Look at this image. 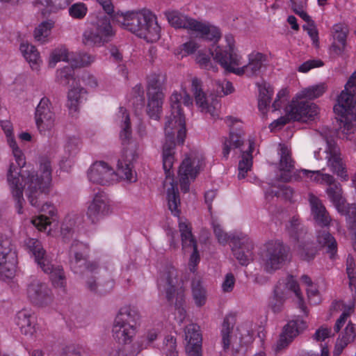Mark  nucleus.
<instances>
[{
	"label": "nucleus",
	"mask_w": 356,
	"mask_h": 356,
	"mask_svg": "<svg viewBox=\"0 0 356 356\" xmlns=\"http://www.w3.org/2000/svg\"><path fill=\"white\" fill-rule=\"evenodd\" d=\"M20 51L25 59L29 62L33 70L39 71L42 60L37 49L32 44L23 42L20 45Z\"/></svg>",
	"instance_id": "2f4dec72"
},
{
	"label": "nucleus",
	"mask_w": 356,
	"mask_h": 356,
	"mask_svg": "<svg viewBox=\"0 0 356 356\" xmlns=\"http://www.w3.org/2000/svg\"><path fill=\"white\" fill-rule=\"evenodd\" d=\"M318 113L319 108L315 103L297 98V95L293 97L286 108L290 119L302 122L314 120Z\"/></svg>",
	"instance_id": "2eb2a0df"
},
{
	"label": "nucleus",
	"mask_w": 356,
	"mask_h": 356,
	"mask_svg": "<svg viewBox=\"0 0 356 356\" xmlns=\"http://www.w3.org/2000/svg\"><path fill=\"white\" fill-rule=\"evenodd\" d=\"M34 317L31 315L29 311L23 309L17 312L16 315V323L19 326L22 334L32 335L35 332L33 319Z\"/></svg>",
	"instance_id": "f704fd0d"
},
{
	"label": "nucleus",
	"mask_w": 356,
	"mask_h": 356,
	"mask_svg": "<svg viewBox=\"0 0 356 356\" xmlns=\"http://www.w3.org/2000/svg\"><path fill=\"white\" fill-rule=\"evenodd\" d=\"M25 158L15 157V163L10 164L7 174V181L16 202L17 212L23 213V204L25 202L23 197L24 191L31 206L41 211L53 215L54 207L46 201L50 191L51 181L50 161L47 159L41 161L42 173L38 175L35 170L26 168Z\"/></svg>",
	"instance_id": "f257e3e1"
},
{
	"label": "nucleus",
	"mask_w": 356,
	"mask_h": 356,
	"mask_svg": "<svg viewBox=\"0 0 356 356\" xmlns=\"http://www.w3.org/2000/svg\"><path fill=\"white\" fill-rule=\"evenodd\" d=\"M60 356H82V348L74 344L67 346L63 349Z\"/></svg>",
	"instance_id": "774afa93"
},
{
	"label": "nucleus",
	"mask_w": 356,
	"mask_h": 356,
	"mask_svg": "<svg viewBox=\"0 0 356 356\" xmlns=\"http://www.w3.org/2000/svg\"><path fill=\"white\" fill-rule=\"evenodd\" d=\"M53 19H47L40 22L34 29L33 37L40 44H46L51 40V30L54 27Z\"/></svg>",
	"instance_id": "473e14b6"
},
{
	"label": "nucleus",
	"mask_w": 356,
	"mask_h": 356,
	"mask_svg": "<svg viewBox=\"0 0 356 356\" xmlns=\"http://www.w3.org/2000/svg\"><path fill=\"white\" fill-rule=\"evenodd\" d=\"M289 91L286 88H282L277 92L276 98L272 105L274 111H277L282 107L284 103L286 100Z\"/></svg>",
	"instance_id": "69168bd1"
},
{
	"label": "nucleus",
	"mask_w": 356,
	"mask_h": 356,
	"mask_svg": "<svg viewBox=\"0 0 356 356\" xmlns=\"http://www.w3.org/2000/svg\"><path fill=\"white\" fill-rule=\"evenodd\" d=\"M327 165L334 173L344 180L347 179L348 175L341 157H328Z\"/></svg>",
	"instance_id": "3c124183"
},
{
	"label": "nucleus",
	"mask_w": 356,
	"mask_h": 356,
	"mask_svg": "<svg viewBox=\"0 0 356 356\" xmlns=\"http://www.w3.org/2000/svg\"><path fill=\"white\" fill-rule=\"evenodd\" d=\"M56 80L63 86L69 85L70 81H72L74 85L75 79L74 78L72 67H65L58 70L56 71Z\"/></svg>",
	"instance_id": "5fc2aeb1"
},
{
	"label": "nucleus",
	"mask_w": 356,
	"mask_h": 356,
	"mask_svg": "<svg viewBox=\"0 0 356 356\" xmlns=\"http://www.w3.org/2000/svg\"><path fill=\"white\" fill-rule=\"evenodd\" d=\"M253 165V157H241L238 164V179H245L249 171L252 170Z\"/></svg>",
	"instance_id": "6e6d98bb"
},
{
	"label": "nucleus",
	"mask_w": 356,
	"mask_h": 356,
	"mask_svg": "<svg viewBox=\"0 0 356 356\" xmlns=\"http://www.w3.org/2000/svg\"><path fill=\"white\" fill-rule=\"evenodd\" d=\"M95 60V56L86 53L74 54L72 67H79L87 66L92 63Z\"/></svg>",
	"instance_id": "13d9d810"
},
{
	"label": "nucleus",
	"mask_w": 356,
	"mask_h": 356,
	"mask_svg": "<svg viewBox=\"0 0 356 356\" xmlns=\"http://www.w3.org/2000/svg\"><path fill=\"white\" fill-rule=\"evenodd\" d=\"M25 244L33 254L38 266L45 273L49 275L52 284L56 287H63L65 280L63 269L61 266H55L51 263L40 242L35 238H28Z\"/></svg>",
	"instance_id": "1a4fd4ad"
},
{
	"label": "nucleus",
	"mask_w": 356,
	"mask_h": 356,
	"mask_svg": "<svg viewBox=\"0 0 356 356\" xmlns=\"http://www.w3.org/2000/svg\"><path fill=\"white\" fill-rule=\"evenodd\" d=\"M216 93L219 96L227 95L234 91V88L232 83L228 81L216 82Z\"/></svg>",
	"instance_id": "680f3d73"
},
{
	"label": "nucleus",
	"mask_w": 356,
	"mask_h": 356,
	"mask_svg": "<svg viewBox=\"0 0 356 356\" xmlns=\"http://www.w3.org/2000/svg\"><path fill=\"white\" fill-rule=\"evenodd\" d=\"M309 202L315 223L322 228L330 227L332 218L321 200L311 193L309 195Z\"/></svg>",
	"instance_id": "393cba45"
},
{
	"label": "nucleus",
	"mask_w": 356,
	"mask_h": 356,
	"mask_svg": "<svg viewBox=\"0 0 356 356\" xmlns=\"http://www.w3.org/2000/svg\"><path fill=\"white\" fill-rule=\"evenodd\" d=\"M132 339H126L125 341H117L118 347L112 350L111 356H136L143 349V341L138 343V341L130 344Z\"/></svg>",
	"instance_id": "c85d7f7f"
},
{
	"label": "nucleus",
	"mask_w": 356,
	"mask_h": 356,
	"mask_svg": "<svg viewBox=\"0 0 356 356\" xmlns=\"http://www.w3.org/2000/svg\"><path fill=\"white\" fill-rule=\"evenodd\" d=\"M1 127L6 135L7 143L13 150V156H20L21 150L15 139L12 123L8 120H3L1 122Z\"/></svg>",
	"instance_id": "37998d69"
},
{
	"label": "nucleus",
	"mask_w": 356,
	"mask_h": 356,
	"mask_svg": "<svg viewBox=\"0 0 356 356\" xmlns=\"http://www.w3.org/2000/svg\"><path fill=\"white\" fill-rule=\"evenodd\" d=\"M88 13L87 6L82 2L75 3L69 8V15L76 19H83Z\"/></svg>",
	"instance_id": "4d7b16f0"
},
{
	"label": "nucleus",
	"mask_w": 356,
	"mask_h": 356,
	"mask_svg": "<svg viewBox=\"0 0 356 356\" xmlns=\"http://www.w3.org/2000/svg\"><path fill=\"white\" fill-rule=\"evenodd\" d=\"M356 71L352 74L337 98L334 111L337 116L339 129L344 135L356 131Z\"/></svg>",
	"instance_id": "423d86ee"
},
{
	"label": "nucleus",
	"mask_w": 356,
	"mask_h": 356,
	"mask_svg": "<svg viewBox=\"0 0 356 356\" xmlns=\"http://www.w3.org/2000/svg\"><path fill=\"white\" fill-rule=\"evenodd\" d=\"M328 185L326 193L337 211L341 215L348 216L350 218H356V205L346 202V200L343 195L341 185L336 182L334 179L333 182L328 184Z\"/></svg>",
	"instance_id": "6ab92c4d"
},
{
	"label": "nucleus",
	"mask_w": 356,
	"mask_h": 356,
	"mask_svg": "<svg viewBox=\"0 0 356 356\" xmlns=\"http://www.w3.org/2000/svg\"><path fill=\"white\" fill-rule=\"evenodd\" d=\"M140 316L134 307H122L113 323V333L116 341H125L135 336Z\"/></svg>",
	"instance_id": "9d476101"
},
{
	"label": "nucleus",
	"mask_w": 356,
	"mask_h": 356,
	"mask_svg": "<svg viewBox=\"0 0 356 356\" xmlns=\"http://www.w3.org/2000/svg\"><path fill=\"white\" fill-rule=\"evenodd\" d=\"M165 275L166 282L168 285V288L166 290L167 300L170 304H172L174 298H175V302L174 303L175 309L179 311L180 315H184L186 313L184 308L185 295L181 288H176L175 284L177 282L175 281L177 276L176 271L172 268L165 273Z\"/></svg>",
	"instance_id": "4be33fe9"
},
{
	"label": "nucleus",
	"mask_w": 356,
	"mask_h": 356,
	"mask_svg": "<svg viewBox=\"0 0 356 356\" xmlns=\"http://www.w3.org/2000/svg\"><path fill=\"white\" fill-rule=\"evenodd\" d=\"M301 172L306 177L310 178L312 181H314L319 184H332L334 181L333 176L328 174H322L320 170H308L305 169L301 170Z\"/></svg>",
	"instance_id": "8fccbe9b"
},
{
	"label": "nucleus",
	"mask_w": 356,
	"mask_h": 356,
	"mask_svg": "<svg viewBox=\"0 0 356 356\" xmlns=\"http://www.w3.org/2000/svg\"><path fill=\"white\" fill-rule=\"evenodd\" d=\"M199 48L197 42L193 40L188 41L175 50V54L179 59H181L190 54H193Z\"/></svg>",
	"instance_id": "864d4df0"
},
{
	"label": "nucleus",
	"mask_w": 356,
	"mask_h": 356,
	"mask_svg": "<svg viewBox=\"0 0 356 356\" xmlns=\"http://www.w3.org/2000/svg\"><path fill=\"white\" fill-rule=\"evenodd\" d=\"M203 158L185 157L179 166L178 175L181 191L186 193L190 189V179L194 181L200 173Z\"/></svg>",
	"instance_id": "f3484780"
},
{
	"label": "nucleus",
	"mask_w": 356,
	"mask_h": 356,
	"mask_svg": "<svg viewBox=\"0 0 356 356\" xmlns=\"http://www.w3.org/2000/svg\"><path fill=\"white\" fill-rule=\"evenodd\" d=\"M234 324V316L232 315L226 316L224 318L222 330V343L223 350L227 351L230 346V334L232 332Z\"/></svg>",
	"instance_id": "c03bdc74"
},
{
	"label": "nucleus",
	"mask_w": 356,
	"mask_h": 356,
	"mask_svg": "<svg viewBox=\"0 0 356 356\" xmlns=\"http://www.w3.org/2000/svg\"><path fill=\"white\" fill-rule=\"evenodd\" d=\"M278 168L280 174L277 175V179L283 182L291 181L295 169L292 157H280Z\"/></svg>",
	"instance_id": "e433bc0d"
},
{
	"label": "nucleus",
	"mask_w": 356,
	"mask_h": 356,
	"mask_svg": "<svg viewBox=\"0 0 356 356\" xmlns=\"http://www.w3.org/2000/svg\"><path fill=\"white\" fill-rule=\"evenodd\" d=\"M191 90L193 93L196 105L200 111L209 113L211 118L216 119L219 117V103L217 99L209 98L202 91L201 81L197 78L191 80Z\"/></svg>",
	"instance_id": "a211bd4d"
},
{
	"label": "nucleus",
	"mask_w": 356,
	"mask_h": 356,
	"mask_svg": "<svg viewBox=\"0 0 356 356\" xmlns=\"http://www.w3.org/2000/svg\"><path fill=\"white\" fill-rule=\"evenodd\" d=\"M115 17L123 29L147 42H154L160 38L161 27L156 15L149 10L118 13Z\"/></svg>",
	"instance_id": "39448f33"
},
{
	"label": "nucleus",
	"mask_w": 356,
	"mask_h": 356,
	"mask_svg": "<svg viewBox=\"0 0 356 356\" xmlns=\"http://www.w3.org/2000/svg\"><path fill=\"white\" fill-rule=\"evenodd\" d=\"M282 289H286V296H287L289 291H293L295 293L296 297L298 298V305H299L300 308L305 313H306L307 307L304 305L303 298H302V296L301 294V292H300V288H299V284L293 279V277L292 275H290L288 277V280H287V282H286V285L282 286Z\"/></svg>",
	"instance_id": "09e8293b"
},
{
	"label": "nucleus",
	"mask_w": 356,
	"mask_h": 356,
	"mask_svg": "<svg viewBox=\"0 0 356 356\" xmlns=\"http://www.w3.org/2000/svg\"><path fill=\"white\" fill-rule=\"evenodd\" d=\"M181 104L186 106L193 104L192 98L184 88L179 92H174L170 97V110L165 118L164 125L165 139L163 145V156L175 154L176 146L184 141L186 129Z\"/></svg>",
	"instance_id": "7ed1b4c3"
},
{
	"label": "nucleus",
	"mask_w": 356,
	"mask_h": 356,
	"mask_svg": "<svg viewBox=\"0 0 356 356\" xmlns=\"http://www.w3.org/2000/svg\"><path fill=\"white\" fill-rule=\"evenodd\" d=\"M116 122L120 124L121 127L120 139L123 142L129 140L131 136V127L129 115L124 108L120 107L119 108V111L116 115Z\"/></svg>",
	"instance_id": "72a5a7b5"
},
{
	"label": "nucleus",
	"mask_w": 356,
	"mask_h": 356,
	"mask_svg": "<svg viewBox=\"0 0 356 356\" xmlns=\"http://www.w3.org/2000/svg\"><path fill=\"white\" fill-rule=\"evenodd\" d=\"M193 297L195 305L202 307L206 302V291L202 287L200 280H193L191 283Z\"/></svg>",
	"instance_id": "de8ad7c7"
},
{
	"label": "nucleus",
	"mask_w": 356,
	"mask_h": 356,
	"mask_svg": "<svg viewBox=\"0 0 356 356\" xmlns=\"http://www.w3.org/2000/svg\"><path fill=\"white\" fill-rule=\"evenodd\" d=\"M133 168V163L127 160V157H121L118 160L116 170L108 163L98 161L90 166L88 177L91 182L100 185L109 184L118 179L135 182L136 176L134 175Z\"/></svg>",
	"instance_id": "0eeeda50"
},
{
	"label": "nucleus",
	"mask_w": 356,
	"mask_h": 356,
	"mask_svg": "<svg viewBox=\"0 0 356 356\" xmlns=\"http://www.w3.org/2000/svg\"><path fill=\"white\" fill-rule=\"evenodd\" d=\"M34 120L37 130L40 134H51L56 124V118L51 103L47 97H43L38 104Z\"/></svg>",
	"instance_id": "f8f14e48"
},
{
	"label": "nucleus",
	"mask_w": 356,
	"mask_h": 356,
	"mask_svg": "<svg viewBox=\"0 0 356 356\" xmlns=\"http://www.w3.org/2000/svg\"><path fill=\"white\" fill-rule=\"evenodd\" d=\"M183 248H192L193 253L190 257V263L196 266L200 261V254L197 250V241L192 234L191 228L184 222L179 223Z\"/></svg>",
	"instance_id": "a878e982"
},
{
	"label": "nucleus",
	"mask_w": 356,
	"mask_h": 356,
	"mask_svg": "<svg viewBox=\"0 0 356 356\" xmlns=\"http://www.w3.org/2000/svg\"><path fill=\"white\" fill-rule=\"evenodd\" d=\"M147 113L148 115L155 120L159 119L162 112V106L164 99V93L159 94L147 93Z\"/></svg>",
	"instance_id": "c756f323"
},
{
	"label": "nucleus",
	"mask_w": 356,
	"mask_h": 356,
	"mask_svg": "<svg viewBox=\"0 0 356 356\" xmlns=\"http://www.w3.org/2000/svg\"><path fill=\"white\" fill-rule=\"evenodd\" d=\"M225 40L226 44L224 47L217 46L211 53L199 51L195 56V60L199 65L206 70H217L211 63V55L213 59L228 72L247 77L257 76L267 60L266 55L252 51L247 56L248 63H244L243 56L236 47L234 36L226 35Z\"/></svg>",
	"instance_id": "f03ea898"
},
{
	"label": "nucleus",
	"mask_w": 356,
	"mask_h": 356,
	"mask_svg": "<svg viewBox=\"0 0 356 356\" xmlns=\"http://www.w3.org/2000/svg\"><path fill=\"white\" fill-rule=\"evenodd\" d=\"M88 247L86 244L77 240H74L69 251L70 266L74 273L86 277V286L90 291L99 295L109 293L113 287V282L110 280L104 284L97 282V277L93 276L99 269V264L95 261L88 260Z\"/></svg>",
	"instance_id": "20e7f679"
},
{
	"label": "nucleus",
	"mask_w": 356,
	"mask_h": 356,
	"mask_svg": "<svg viewBox=\"0 0 356 356\" xmlns=\"http://www.w3.org/2000/svg\"><path fill=\"white\" fill-rule=\"evenodd\" d=\"M186 337V339H188V344L187 346H202V335L198 330H195L194 325H193L192 328H188Z\"/></svg>",
	"instance_id": "052dcab7"
},
{
	"label": "nucleus",
	"mask_w": 356,
	"mask_h": 356,
	"mask_svg": "<svg viewBox=\"0 0 356 356\" xmlns=\"http://www.w3.org/2000/svg\"><path fill=\"white\" fill-rule=\"evenodd\" d=\"M114 35L110 20L106 16L97 17L83 33L82 42L86 46L100 47Z\"/></svg>",
	"instance_id": "9b49d317"
},
{
	"label": "nucleus",
	"mask_w": 356,
	"mask_h": 356,
	"mask_svg": "<svg viewBox=\"0 0 356 356\" xmlns=\"http://www.w3.org/2000/svg\"><path fill=\"white\" fill-rule=\"evenodd\" d=\"M170 184L171 187L167 190L168 209L175 216H179L181 213L179 209L181 204L179 190L177 184L173 181Z\"/></svg>",
	"instance_id": "4c0bfd02"
},
{
	"label": "nucleus",
	"mask_w": 356,
	"mask_h": 356,
	"mask_svg": "<svg viewBox=\"0 0 356 356\" xmlns=\"http://www.w3.org/2000/svg\"><path fill=\"white\" fill-rule=\"evenodd\" d=\"M169 24L175 29H186L207 40L217 42L221 37L219 29L209 22L198 21L177 10L165 13Z\"/></svg>",
	"instance_id": "6e6552de"
},
{
	"label": "nucleus",
	"mask_w": 356,
	"mask_h": 356,
	"mask_svg": "<svg viewBox=\"0 0 356 356\" xmlns=\"http://www.w3.org/2000/svg\"><path fill=\"white\" fill-rule=\"evenodd\" d=\"M27 294L30 300L36 305H46L52 300L51 289L38 281H33L28 286Z\"/></svg>",
	"instance_id": "b1692460"
},
{
	"label": "nucleus",
	"mask_w": 356,
	"mask_h": 356,
	"mask_svg": "<svg viewBox=\"0 0 356 356\" xmlns=\"http://www.w3.org/2000/svg\"><path fill=\"white\" fill-rule=\"evenodd\" d=\"M81 221V218L77 215H68L65 218L60 227V235L65 243H68L74 236H77Z\"/></svg>",
	"instance_id": "bb28decb"
},
{
	"label": "nucleus",
	"mask_w": 356,
	"mask_h": 356,
	"mask_svg": "<svg viewBox=\"0 0 356 356\" xmlns=\"http://www.w3.org/2000/svg\"><path fill=\"white\" fill-rule=\"evenodd\" d=\"M326 90L327 86L325 83H319L303 88L296 93V95H297V98H302L308 101L321 97Z\"/></svg>",
	"instance_id": "ea45409f"
},
{
	"label": "nucleus",
	"mask_w": 356,
	"mask_h": 356,
	"mask_svg": "<svg viewBox=\"0 0 356 356\" xmlns=\"http://www.w3.org/2000/svg\"><path fill=\"white\" fill-rule=\"evenodd\" d=\"M165 76L162 74H154L148 77L147 93L159 94L163 92Z\"/></svg>",
	"instance_id": "49530a36"
},
{
	"label": "nucleus",
	"mask_w": 356,
	"mask_h": 356,
	"mask_svg": "<svg viewBox=\"0 0 356 356\" xmlns=\"http://www.w3.org/2000/svg\"><path fill=\"white\" fill-rule=\"evenodd\" d=\"M317 241L322 247H327V252L333 259L337 251V243L335 238L328 232H323L317 236Z\"/></svg>",
	"instance_id": "a18cd8bd"
},
{
	"label": "nucleus",
	"mask_w": 356,
	"mask_h": 356,
	"mask_svg": "<svg viewBox=\"0 0 356 356\" xmlns=\"http://www.w3.org/2000/svg\"><path fill=\"white\" fill-rule=\"evenodd\" d=\"M222 153L225 155L229 154H238L242 156H252L259 154V151L253 140H243V133L231 130L228 138L223 141Z\"/></svg>",
	"instance_id": "4468645a"
},
{
	"label": "nucleus",
	"mask_w": 356,
	"mask_h": 356,
	"mask_svg": "<svg viewBox=\"0 0 356 356\" xmlns=\"http://www.w3.org/2000/svg\"><path fill=\"white\" fill-rule=\"evenodd\" d=\"M286 298V289H282L280 284L276 285L269 303L274 313H279L282 311V306Z\"/></svg>",
	"instance_id": "a19ab883"
},
{
	"label": "nucleus",
	"mask_w": 356,
	"mask_h": 356,
	"mask_svg": "<svg viewBox=\"0 0 356 356\" xmlns=\"http://www.w3.org/2000/svg\"><path fill=\"white\" fill-rule=\"evenodd\" d=\"M330 51L334 56H345L346 55V42L333 41Z\"/></svg>",
	"instance_id": "0e129e2a"
},
{
	"label": "nucleus",
	"mask_w": 356,
	"mask_h": 356,
	"mask_svg": "<svg viewBox=\"0 0 356 356\" xmlns=\"http://www.w3.org/2000/svg\"><path fill=\"white\" fill-rule=\"evenodd\" d=\"M348 29L343 24H337L332 27L333 41L346 42Z\"/></svg>",
	"instance_id": "bf43d9fd"
},
{
	"label": "nucleus",
	"mask_w": 356,
	"mask_h": 356,
	"mask_svg": "<svg viewBox=\"0 0 356 356\" xmlns=\"http://www.w3.org/2000/svg\"><path fill=\"white\" fill-rule=\"evenodd\" d=\"M111 212V205L107 194L103 191H99L94 195L88 207L86 212L88 218L92 223H95Z\"/></svg>",
	"instance_id": "aec40b11"
},
{
	"label": "nucleus",
	"mask_w": 356,
	"mask_h": 356,
	"mask_svg": "<svg viewBox=\"0 0 356 356\" xmlns=\"http://www.w3.org/2000/svg\"><path fill=\"white\" fill-rule=\"evenodd\" d=\"M307 328V323L299 317L289 321L283 327L279 339L273 346L275 354L278 355L287 348L295 338L301 334Z\"/></svg>",
	"instance_id": "dca6fc26"
},
{
	"label": "nucleus",
	"mask_w": 356,
	"mask_h": 356,
	"mask_svg": "<svg viewBox=\"0 0 356 356\" xmlns=\"http://www.w3.org/2000/svg\"><path fill=\"white\" fill-rule=\"evenodd\" d=\"M274 91L269 85H263L259 87L258 97V107L261 112L266 113L270 103Z\"/></svg>",
	"instance_id": "79ce46f5"
},
{
	"label": "nucleus",
	"mask_w": 356,
	"mask_h": 356,
	"mask_svg": "<svg viewBox=\"0 0 356 356\" xmlns=\"http://www.w3.org/2000/svg\"><path fill=\"white\" fill-rule=\"evenodd\" d=\"M289 250L287 245L280 241L268 243L264 255L265 270L273 273L281 268L289 259Z\"/></svg>",
	"instance_id": "ddd939ff"
},
{
	"label": "nucleus",
	"mask_w": 356,
	"mask_h": 356,
	"mask_svg": "<svg viewBox=\"0 0 356 356\" xmlns=\"http://www.w3.org/2000/svg\"><path fill=\"white\" fill-rule=\"evenodd\" d=\"M297 243V252L301 259L310 261L315 258L318 250L314 241L308 236Z\"/></svg>",
	"instance_id": "7c9ffc66"
},
{
	"label": "nucleus",
	"mask_w": 356,
	"mask_h": 356,
	"mask_svg": "<svg viewBox=\"0 0 356 356\" xmlns=\"http://www.w3.org/2000/svg\"><path fill=\"white\" fill-rule=\"evenodd\" d=\"M175 157H163V168L165 172L166 179H170L171 181H174V171L172 166L174 163Z\"/></svg>",
	"instance_id": "e2e57ef3"
},
{
	"label": "nucleus",
	"mask_w": 356,
	"mask_h": 356,
	"mask_svg": "<svg viewBox=\"0 0 356 356\" xmlns=\"http://www.w3.org/2000/svg\"><path fill=\"white\" fill-rule=\"evenodd\" d=\"M334 334H332V330L327 327L321 326L314 334L312 338L316 341H323L325 339L332 337Z\"/></svg>",
	"instance_id": "338daca9"
},
{
	"label": "nucleus",
	"mask_w": 356,
	"mask_h": 356,
	"mask_svg": "<svg viewBox=\"0 0 356 356\" xmlns=\"http://www.w3.org/2000/svg\"><path fill=\"white\" fill-rule=\"evenodd\" d=\"M74 59V53L69 52L68 50L63 47L54 49L49 56V66L54 68L60 61H66L72 66Z\"/></svg>",
	"instance_id": "58836bf2"
},
{
	"label": "nucleus",
	"mask_w": 356,
	"mask_h": 356,
	"mask_svg": "<svg viewBox=\"0 0 356 356\" xmlns=\"http://www.w3.org/2000/svg\"><path fill=\"white\" fill-rule=\"evenodd\" d=\"M86 90L77 83L69 90L67 106L71 112H76L79 106L86 100Z\"/></svg>",
	"instance_id": "cd10ccee"
},
{
	"label": "nucleus",
	"mask_w": 356,
	"mask_h": 356,
	"mask_svg": "<svg viewBox=\"0 0 356 356\" xmlns=\"http://www.w3.org/2000/svg\"><path fill=\"white\" fill-rule=\"evenodd\" d=\"M231 242L233 243L232 248L233 254L240 264L247 266L250 261L253 260L254 245L249 238L233 236Z\"/></svg>",
	"instance_id": "5701e85b"
},
{
	"label": "nucleus",
	"mask_w": 356,
	"mask_h": 356,
	"mask_svg": "<svg viewBox=\"0 0 356 356\" xmlns=\"http://www.w3.org/2000/svg\"><path fill=\"white\" fill-rule=\"evenodd\" d=\"M10 242L0 239V277L12 278L16 270V255L11 252Z\"/></svg>",
	"instance_id": "412c9836"
},
{
	"label": "nucleus",
	"mask_w": 356,
	"mask_h": 356,
	"mask_svg": "<svg viewBox=\"0 0 356 356\" xmlns=\"http://www.w3.org/2000/svg\"><path fill=\"white\" fill-rule=\"evenodd\" d=\"M286 229L289 236L297 243L308 236L306 228L301 224L298 217L293 216L291 219Z\"/></svg>",
	"instance_id": "c9c22d12"
},
{
	"label": "nucleus",
	"mask_w": 356,
	"mask_h": 356,
	"mask_svg": "<svg viewBox=\"0 0 356 356\" xmlns=\"http://www.w3.org/2000/svg\"><path fill=\"white\" fill-rule=\"evenodd\" d=\"M315 154H325L327 156H340L342 153L334 140L322 141Z\"/></svg>",
	"instance_id": "603ef678"
}]
</instances>
